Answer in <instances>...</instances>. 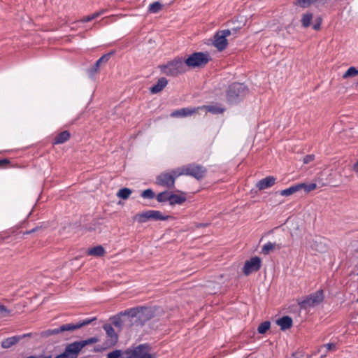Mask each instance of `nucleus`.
I'll use <instances>...</instances> for the list:
<instances>
[{
	"label": "nucleus",
	"mask_w": 358,
	"mask_h": 358,
	"mask_svg": "<svg viewBox=\"0 0 358 358\" xmlns=\"http://www.w3.org/2000/svg\"><path fill=\"white\" fill-rule=\"evenodd\" d=\"M248 87L243 83H234L230 85L226 92L227 101L233 104L239 102L248 94Z\"/></svg>",
	"instance_id": "f257e3e1"
},
{
	"label": "nucleus",
	"mask_w": 358,
	"mask_h": 358,
	"mask_svg": "<svg viewBox=\"0 0 358 358\" xmlns=\"http://www.w3.org/2000/svg\"><path fill=\"white\" fill-rule=\"evenodd\" d=\"M186 64L185 60L180 57H176L174 59L169 61L165 65L159 66L161 71L168 76L176 77L179 74L186 72Z\"/></svg>",
	"instance_id": "f03ea898"
},
{
	"label": "nucleus",
	"mask_w": 358,
	"mask_h": 358,
	"mask_svg": "<svg viewBox=\"0 0 358 358\" xmlns=\"http://www.w3.org/2000/svg\"><path fill=\"white\" fill-rule=\"evenodd\" d=\"M122 314L131 318H136L135 322L140 325H143L145 322L154 317V312L152 308L147 307L131 308L124 310Z\"/></svg>",
	"instance_id": "7ed1b4c3"
},
{
	"label": "nucleus",
	"mask_w": 358,
	"mask_h": 358,
	"mask_svg": "<svg viewBox=\"0 0 358 358\" xmlns=\"http://www.w3.org/2000/svg\"><path fill=\"white\" fill-rule=\"evenodd\" d=\"M150 351V346L148 344H140L122 352V358H154Z\"/></svg>",
	"instance_id": "20e7f679"
},
{
	"label": "nucleus",
	"mask_w": 358,
	"mask_h": 358,
	"mask_svg": "<svg viewBox=\"0 0 358 358\" xmlns=\"http://www.w3.org/2000/svg\"><path fill=\"white\" fill-rule=\"evenodd\" d=\"M210 60L209 54L207 52H196L192 53L186 59L185 64L190 69L201 68L206 66Z\"/></svg>",
	"instance_id": "39448f33"
},
{
	"label": "nucleus",
	"mask_w": 358,
	"mask_h": 358,
	"mask_svg": "<svg viewBox=\"0 0 358 358\" xmlns=\"http://www.w3.org/2000/svg\"><path fill=\"white\" fill-rule=\"evenodd\" d=\"M180 176V169H173L170 172H163L156 178V183L158 185L173 189L175 187L176 179Z\"/></svg>",
	"instance_id": "423d86ee"
},
{
	"label": "nucleus",
	"mask_w": 358,
	"mask_h": 358,
	"mask_svg": "<svg viewBox=\"0 0 358 358\" xmlns=\"http://www.w3.org/2000/svg\"><path fill=\"white\" fill-rule=\"evenodd\" d=\"M179 169L180 176H189L198 180L203 179L207 173V170L204 166L196 164H189L185 166L180 168Z\"/></svg>",
	"instance_id": "0eeeda50"
},
{
	"label": "nucleus",
	"mask_w": 358,
	"mask_h": 358,
	"mask_svg": "<svg viewBox=\"0 0 358 358\" xmlns=\"http://www.w3.org/2000/svg\"><path fill=\"white\" fill-rule=\"evenodd\" d=\"M323 300V291L320 289L299 301V305L301 309H307L319 305Z\"/></svg>",
	"instance_id": "6e6552de"
},
{
	"label": "nucleus",
	"mask_w": 358,
	"mask_h": 358,
	"mask_svg": "<svg viewBox=\"0 0 358 358\" xmlns=\"http://www.w3.org/2000/svg\"><path fill=\"white\" fill-rule=\"evenodd\" d=\"M170 216L163 215L159 210H149L136 214L134 219L139 223H144L148 220H167Z\"/></svg>",
	"instance_id": "1a4fd4ad"
},
{
	"label": "nucleus",
	"mask_w": 358,
	"mask_h": 358,
	"mask_svg": "<svg viewBox=\"0 0 358 358\" xmlns=\"http://www.w3.org/2000/svg\"><path fill=\"white\" fill-rule=\"evenodd\" d=\"M82 350L78 341L67 345L63 353L55 358H78L80 352Z\"/></svg>",
	"instance_id": "9d476101"
},
{
	"label": "nucleus",
	"mask_w": 358,
	"mask_h": 358,
	"mask_svg": "<svg viewBox=\"0 0 358 358\" xmlns=\"http://www.w3.org/2000/svg\"><path fill=\"white\" fill-rule=\"evenodd\" d=\"M230 36L229 29H224L217 31L214 36V46L219 50H224L227 46V37Z\"/></svg>",
	"instance_id": "9b49d317"
},
{
	"label": "nucleus",
	"mask_w": 358,
	"mask_h": 358,
	"mask_svg": "<svg viewBox=\"0 0 358 358\" xmlns=\"http://www.w3.org/2000/svg\"><path fill=\"white\" fill-rule=\"evenodd\" d=\"M260 267L261 259L258 257H254L245 262L243 272L245 275H249L250 273L259 271Z\"/></svg>",
	"instance_id": "f8f14e48"
},
{
	"label": "nucleus",
	"mask_w": 358,
	"mask_h": 358,
	"mask_svg": "<svg viewBox=\"0 0 358 358\" xmlns=\"http://www.w3.org/2000/svg\"><path fill=\"white\" fill-rule=\"evenodd\" d=\"M113 53L114 52H110L102 55L92 66L87 69L89 76L91 78H93L97 73H99L101 65L106 64Z\"/></svg>",
	"instance_id": "ddd939ff"
},
{
	"label": "nucleus",
	"mask_w": 358,
	"mask_h": 358,
	"mask_svg": "<svg viewBox=\"0 0 358 358\" xmlns=\"http://www.w3.org/2000/svg\"><path fill=\"white\" fill-rule=\"evenodd\" d=\"M106 331L107 340L106 341V345L107 347L114 346L118 341V336L115 333L113 327L110 324H106L103 327Z\"/></svg>",
	"instance_id": "4468645a"
},
{
	"label": "nucleus",
	"mask_w": 358,
	"mask_h": 358,
	"mask_svg": "<svg viewBox=\"0 0 358 358\" xmlns=\"http://www.w3.org/2000/svg\"><path fill=\"white\" fill-rule=\"evenodd\" d=\"M197 111V108H183L173 111L170 115L172 117H185L190 116Z\"/></svg>",
	"instance_id": "2eb2a0df"
},
{
	"label": "nucleus",
	"mask_w": 358,
	"mask_h": 358,
	"mask_svg": "<svg viewBox=\"0 0 358 358\" xmlns=\"http://www.w3.org/2000/svg\"><path fill=\"white\" fill-rule=\"evenodd\" d=\"M65 331H69L67 324H62L57 328L53 329H47L40 333L41 337L47 338L52 335H57Z\"/></svg>",
	"instance_id": "dca6fc26"
},
{
	"label": "nucleus",
	"mask_w": 358,
	"mask_h": 358,
	"mask_svg": "<svg viewBox=\"0 0 358 358\" xmlns=\"http://www.w3.org/2000/svg\"><path fill=\"white\" fill-rule=\"evenodd\" d=\"M96 317H94L92 318L85 319V320L80 321L75 324L68 323L67 327L69 329V331H73L77 330L78 329H80L83 327H85L87 325L92 324L94 321H96Z\"/></svg>",
	"instance_id": "f3484780"
},
{
	"label": "nucleus",
	"mask_w": 358,
	"mask_h": 358,
	"mask_svg": "<svg viewBox=\"0 0 358 358\" xmlns=\"http://www.w3.org/2000/svg\"><path fill=\"white\" fill-rule=\"evenodd\" d=\"M168 80L166 78H161L158 80L157 83L150 88V91L152 94H157L163 90V89L167 85Z\"/></svg>",
	"instance_id": "a211bd4d"
},
{
	"label": "nucleus",
	"mask_w": 358,
	"mask_h": 358,
	"mask_svg": "<svg viewBox=\"0 0 358 358\" xmlns=\"http://www.w3.org/2000/svg\"><path fill=\"white\" fill-rule=\"evenodd\" d=\"M276 324L282 331L289 329L292 326V320L289 316H283L276 320Z\"/></svg>",
	"instance_id": "6ab92c4d"
},
{
	"label": "nucleus",
	"mask_w": 358,
	"mask_h": 358,
	"mask_svg": "<svg viewBox=\"0 0 358 358\" xmlns=\"http://www.w3.org/2000/svg\"><path fill=\"white\" fill-rule=\"evenodd\" d=\"M301 185H298V184L292 185L289 187V188H287L285 189H283L280 191V192H276L274 194H273V196H277L278 195L280 196H289L292 194L301 190Z\"/></svg>",
	"instance_id": "aec40b11"
},
{
	"label": "nucleus",
	"mask_w": 358,
	"mask_h": 358,
	"mask_svg": "<svg viewBox=\"0 0 358 358\" xmlns=\"http://www.w3.org/2000/svg\"><path fill=\"white\" fill-rule=\"evenodd\" d=\"M198 110L201 109H206V111L211 113L213 114H220L222 113L225 108L221 107L220 106L216 105H208V106H202L201 107L197 108Z\"/></svg>",
	"instance_id": "412c9836"
},
{
	"label": "nucleus",
	"mask_w": 358,
	"mask_h": 358,
	"mask_svg": "<svg viewBox=\"0 0 358 358\" xmlns=\"http://www.w3.org/2000/svg\"><path fill=\"white\" fill-rule=\"evenodd\" d=\"M20 341H21L20 337H17V336H14L12 337L7 338L2 341L1 345L4 349L10 348V347L16 345Z\"/></svg>",
	"instance_id": "4be33fe9"
},
{
	"label": "nucleus",
	"mask_w": 358,
	"mask_h": 358,
	"mask_svg": "<svg viewBox=\"0 0 358 358\" xmlns=\"http://www.w3.org/2000/svg\"><path fill=\"white\" fill-rule=\"evenodd\" d=\"M170 203L171 206H173L176 204H182L186 201V196L185 193H182V194H176L171 193L170 194Z\"/></svg>",
	"instance_id": "5701e85b"
},
{
	"label": "nucleus",
	"mask_w": 358,
	"mask_h": 358,
	"mask_svg": "<svg viewBox=\"0 0 358 358\" xmlns=\"http://www.w3.org/2000/svg\"><path fill=\"white\" fill-rule=\"evenodd\" d=\"M70 138V133L68 131H64L57 135L55 138L54 144H62L67 141Z\"/></svg>",
	"instance_id": "b1692460"
},
{
	"label": "nucleus",
	"mask_w": 358,
	"mask_h": 358,
	"mask_svg": "<svg viewBox=\"0 0 358 358\" xmlns=\"http://www.w3.org/2000/svg\"><path fill=\"white\" fill-rule=\"evenodd\" d=\"M89 255L95 257H102L105 254V250L101 245H98L92 248H90L87 251Z\"/></svg>",
	"instance_id": "393cba45"
},
{
	"label": "nucleus",
	"mask_w": 358,
	"mask_h": 358,
	"mask_svg": "<svg viewBox=\"0 0 358 358\" xmlns=\"http://www.w3.org/2000/svg\"><path fill=\"white\" fill-rule=\"evenodd\" d=\"M311 248L319 252H323L327 250V246L322 241H314L311 244Z\"/></svg>",
	"instance_id": "a878e982"
},
{
	"label": "nucleus",
	"mask_w": 358,
	"mask_h": 358,
	"mask_svg": "<svg viewBox=\"0 0 358 358\" xmlns=\"http://www.w3.org/2000/svg\"><path fill=\"white\" fill-rule=\"evenodd\" d=\"M313 17V15L310 13H306L303 14L301 17V20L302 26L305 28L308 27L310 25Z\"/></svg>",
	"instance_id": "bb28decb"
},
{
	"label": "nucleus",
	"mask_w": 358,
	"mask_h": 358,
	"mask_svg": "<svg viewBox=\"0 0 358 358\" xmlns=\"http://www.w3.org/2000/svg\"><path fill=\"white\" fill-rule=\"evenodd\" d=\"M124 312H121L119 315H115L110 319L112 324L117 327L121 328L123 325L124 321L122 319V316H126L122 314Z\"/></svg>",
	"instance_id": "cd10ccee"
},
{
	"label": "nucleus",
	"mask_w": 358,
	"mask_h": 358,
	"mask_svg": "<svg viewBox=\"0 0 358 358\" xmlns=\"http://www.w3.org/2000/svg\"><path fill=\"white\" fill-rule=\"evenodd\" d=\"M131 193H132L131 189H130L127 187H124V188L120 189L117 192V196L119 198H121L122 199H129V197L130 196Z\"/></svg>",
	"instance_id": "c85d7f7f"
},
{
	"label": "nucleus",
	"mask_w": 358,
	"mask_h": 358,
	"mask_svg": "<svg viewBox=\"0 0 358 358\" xmlns=\"http://www.w3.org/2000/svg\"><path fill=\"white\" fill-rule=\"evenodd\" d=\"M358 76V70L354 66L350 67L343 75V79L354 78Z\"/></svg>",
	"instance_id": "c756f323"
},
{
	"label": "nucleus",
	"mask_w": 358,
	"mask_h": 358,
	"mask_svg": "<svg viewBox=\"0 0 358 358\" xmlns=\"http://www.w3.org/2000/svg\"><path fill=\"white\" fill-rule=\"evenodd\" d=\"M171 193L167 192V191H164V192H160L159 193L157 196H156V199L157 200L158 202H166V201H169L170 202V194Z\"/></svg>",
	"instance_id": "7c9ffc66"
},
{
	"label": "nucleus",
	"mask_w": 358,
	"mask_h": 358,
	"mask_svg": "<svg viewBox=\"0 0 358 358\" xmlns=\"http://www.w3.org/2000/svg\"><path fill=\"white\" fill-rule=\"evenodd\" d=\"M81 349L89 345H92L99 342V339L96 337H91L88 339L78 341Z\"/></svg>",
	"instance_id": "2f4dec72"
},
{
	"label": "nucleus",
	"mask_w": 358,
	"mask_h": 358,
	"mask_svg": "<svg viewBox=\"0 0 358 358\" xmlns=\"http://www.w3.org/2000/svg\"><path fill=\"white\" fill-rule=\"evenodd\" d=\"M162 5L159 1H155L149 6L148 11L150 13H157L162 10Z\"/></svg>",
	"instance_id": "473e14b6"
},
{
	"label": "nucleus",
	"mask_w": 358,
	"mask_h": 358,
	"mask_svg": "<svg viewBox=\"0 0 358 358\" xmlns=\"http://www.w3.org/2000/svg\"><path fill=\"white\" fill-rule=\"evenodd\" d=\"M298 185H301V189H304V191L307 193L314 190L317 187L316 183L314 182L310 184L299 183Z\"/></svg>",
	"instance_id": "72a5a7b5"
},
{
	"label": "nucleus",
	"mask_w": 358,
	"mask_h": 358,
	"mask_svg": "<svg viewBox=\"0 0 358 358\" xmlns=\"http://www.w3.org/2000/svg\"><path fill=\"white\" fill-rule=\"evenodd\" d=\"M257 187L259 189H264L268 187V176L262 179L257 183Z\"/></svg>",
	"instance_id": "f704fd0d"
},
{
	"label": "nucleus",
	"mask_w": 358,
	"mask_h": 358,
	"mask_svg": "<svg viewBox=\"0 0 358 358\" xmlns=\"http://www.w3.org/2000/svg\"><path fill=\"white\" fill-rule=\"evenodd\" d=\"M316 1L317 0H297L295 4L301 8H307Z\"/></svg>",
	"instance_id": "c9c22d12"
},
{
	"label": "nucleus",
	"mask_w": 358,
	"mask_h": 358,
	"mask_svg": "<svg viewBox=\"0 0 358 358\" xmlns=\"http://www.w3.org/2000/svg\"><path fill=\"white\" fill-rule=\"evenodd\" d=\"M141 196L144 199H153L155 193L151 189H147L141 192Z\"/></svg>",
	"instance_id": "e433bc0d"
},
{
	"label": "nucleus",
	"mask_w": 358,
	"mask_h": 358,
	"mask_svg": "<svg viewBox=\"0 0 358 358\" xmlns=\"http://www.w3.org/2000/svg\"><path fill=\"white\" fill-rule=\"evenodd\" d=\"M102 13V12H96V13H93L92 15H88V16H86L85 17H83L80 21L82 22H90L92 21V20H94L96 19V17H98Z\"/></svg>",
	"instance_id": "4c0bfd02"
},
{
	"label": "nucleus",
	"mask_w": 358,
	"mask_h": 358,
	"mask_svg": "<svg viewBox=\"0 0 358 358\" xmlns=\"http://www.w3.org/2000/svg\"><path fill=\"white\" fill-rule=\"evenodd\" d=\"M258 332L259 334H264L268 330V321H265L262 323L258 327Z\"/></svg>",
	"instance_id": "58836bf2"
},
{
	"label": "nucleus",
	"mask_w": 358,
	"mask_h": 358,
	"mask_svg": "<svg viewBox=\"0 0 358 358\" xmlns=\"http://www.w3.org/2000/svg\"><path fill=\"white\" fill-rule=\"evenodd\" d=\"M10 311L3 305H0V317H4L10 315Z\"/></svg>",
	"instance_id": "ea45409f"
},
{
	"label": "nucleus",
	"mask_w": 358,
	"mask_h": 358,
	"mask_svg": "<svg viewBox=\"0 0 358 358\" xmlns=\"http://www.w3.org/2000/svg\"><path fill=\"white\" fill-rule=\"evenodd\" d=\"M120 357H122V352L120 350H117L110 352L106 358H120Z\"/></svg>",
	"instance_id": "a19ab883"
},
{
	"label": "nucleus",
	"mask_w": 358,
	"mask_h": 358,
	"mask_svg": "<svg viewBox=\"0 0 358 358\" xmlns=\"http://www.w3.org/2000/svg\"><path fill=\"white\" fill-rule=\"evenodd\" d=\"M325 348L327 351H334L336 349V345L334 343H327L321 346V348Z\"/></svg>",
	"instance_id": "79ce46f5"
},
{
	"label": "nucleus",
	"mask_w": 358,
	"mask_h": 358,
	"mask_svg": "<svg viewBox=\"0 0 358 358\" xmlns=\"http://www.w3.org/2000/svg\"><path fill=\"white\" fill-rule=\"evenodd\" d=\"M241 27H235L231 29H229L230 31V36L233 35L234 37H236V34L240 31Z\"/></svg>",
	"instance_id": "37998d69"
},
{
	"label": "nucleus",
	"mask_w": 358,
	"mask_h": 358,
	"mask_svg": "<svg viewBox=\"0 0 358 358\" xmlns=\"http://www.w3.org/2000/svg\"><path fill=\"white\" fill-rule=\"evenodd\" d=\"M10 163L9 160L7 159H0V167L5 166L6 165Z\"/></svg>",
	"instance_id": "c03bdc74"
},
{
	"label": "nucleus",
	"mask_w": 358,
	"mask_h": 358,
	"mask_svg": "<svg viewBox=\"0 0 358 358\" xmlns=\"http://www.w3.org/2000/svg\"><path fill=\"white\" fill-rule=\"evenodd\" d=\"M262 252L265 255L268 254V243H266L262 247Z\"/></svg>",
	"instance_id": "a18cd8bd"
},
{
	"label": "nucleus",
	"mask_w": 358,
	"mask_h": 358,
	"mask_svg": "<svg viewBox=\"0 0 358 358\" xmlns=\"http://www.w3.org/2000/svg\"><path fill=\"white\" fill-rule=\"evenodd\" d=\"M41 229V227H36L31 230H29V231H27L26 232H24V234H30L31 233H34V232H36V231H38L39 229Z\"/></svg>",
	"instance_id": "49530a36"
},
{
	"label": "nucleus",
	"mask_w": 358,
	"mask_h": 358,
	"mask_svg": "<svg viewBox=\"0 0 358 358\" xmlns=\"http://www.w3.org/2000/svg\"><path fill=\"white\" fill-rule=\"evenodd\" d=\"M320 24H321V21H320V20H319V21L317 22H316L313 24V28L315 30H318L320 28Z\"/></svg>",
	"instance_id": "de8ad7c7"
},
{
	"label": "nucleus",
	"mask_w": 358,
	"mask_h": 358,
	"mask_svg": "<svg viewBox=\"0 0 358 358\" xmlns=\"http://www.w3.org/2000/svg\"><path fill=\"white\" fill-rule=\"evenodd\" d=\"M353 170L358 176V160L355 164L353 165Z\"/></svg>",
	"instance_id": "09e8293b"
},
{
	"label": "nucleus",
	"mask_w": 358,
	"mask_h": 358,
	"mask_svg": "<svg viewBox=\"0 0 358 358\" xmlns=\"http://www.w3.org/2000/svg\"><path fill=\"white\" fill-rule=\"evenodd\" d=\"M311 160H313V157H312V156H310V155L306 156V157L304 158V162H305V163H308V162H310Z\"/></svg>",
	"instance_id": "8fccbe9b"
},
{
	"label": "nucleus",
	"mask_w": 358,
	"mask_h": 358,
	"mask_svg": "<svg viewBox=\"0 0 358 358\" xmlns=\"http://www.w3.org/2000/svg\"><path fill=\"white\" fill-rule=\"evenodd\" d=\"M31 336V333H29V334H23V335H21V336H17V337H20L21 338V340L24 338H26V337H30Z\"/></svg>",
	"instance_id": "3c124183"
},
{
	"label": "nucleus",
	"mask_w": 358,
	"mask_h": 358,
	"mask_svg": "<svg viewBox=\"0 0 358 358\" xmlns=\"http://www.w3.org/2000/svg\"><path fill=\"white\" fill-rule=\"evenodd\" d=\"M275 183V178L270 176V186L273 185Z\"/></svg>",
	"instance_id": "603ef678"
},
{
	"label": "nucleus",
	"mask_w": 358,
	"mask_h": 358,
	"mask_svg": "<svg viewBox=\"0 0 358 358\" xmlns=\"http://www.w3.org/2000/svg\"><path fill=\"white\" fill-rule=\"evenodd\" d=\"M27 358H38V357H35V356H29V357H27ZM42 358H52V357H51L50 355H49V356L43 357H42Z\"/></svg>",
	"instance_id": "864d4df0"
},
{
	"label": "nucleus",
	"mask_w": 358,
	"mask_h": 358,
	"mask_svg": "<svg viewBox=\"0 0 358 358\" xmlns=\"http://www.w3.org/2000/svg\"><path fill=\"white\" fill-rule=\"evenodd\" d=\"M269 248H270V250L273 249V246H272V245L271 243H270Z\"/></svg>",
	"instance_id": "5fc2aeb1"
},
{
	"label": "nucleus",
	"mask_w": 358,
	"mask_h": 358,
	"mask_svg": "<svg viewBox=\"0 0 358 358\" xmlns=\"http://www.w3.org/2000/svg\"><path fill=\"white\" fill-rule=\"evenodd\" d=\"M357 301H358V298H357Z\"/></svg>",
	"instance_id": "6e6d98bb"
}]
</instances>
